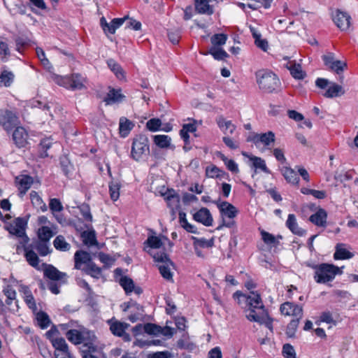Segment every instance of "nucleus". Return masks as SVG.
Segmentation results:
<instances>
[{
	"mask_svg": "<svg viewBox=\"0 0 358 358\" xmlns=\"http://www.w3.org/2000/svg\"><path fill=\"white\" fill-rule=\"evenodd\" d=\"M247 298L246 306L249 310L246 315L247 319L250 322L264 324L267 328L272 330L273 320L269 316L260 294L251 291Z\"/></svg>",
	"mask_w": 358,
	"mask_h": 358,
	"instance_id": "obj_1",
	"label": "nucleus"
},
{
	"mask_svg": "<svg viewBox=\"0 0 358 358\" xmlns=\"http://www.w3.org/2000/svg\"><path fill=\"white\" fill-rule=\"evenodd\" d=\"M255 76L259 89L264 93L276 92L280 89L281 82L272 71L260 69L255 73Z\"/></svg>",
	"mask_w": 358,
	"mask_h": 358,
	"instance_id": "obj_2",
	"label": "nucleus"
},
{
	"mask_svg": "<svg viewBox=\"0 0 358 358\" xmlns=\"http://www.w3.org/2000/svg\"><path fill=\"white\" fill-rule=\"evenodd\" d=\"M344 266L338 267L333 264L322 263L313 266V278L317 283L326 284L333 281L336 275L343 274Z\"/></svg>",
	"mask_w": 358,
	"mask_h": 358,
	"instance_id": "obj_3",
	"label": "nucleus"
},
{
	"mask_svg": "<svg viewBox=\"0 0 358 358\" xmlns=\"http://www.w3.org/2000/svg\"><path fill=\"white\" fill-rule=\"evenodd\" d=\"M52 79L58 85L70 90H83L87 89V78L79 73H72L62 76H52Z\"/></svg>",
	"mask_w": 358,
	"mask_h": 358,
	"instance_id": "obj_4",
	"label": "nucleus"
},
{
	"mask_svg": "<svg viewBox=\"0 0 358 358\" xmlns=\"http://www.w3.org/2000/svg\"><path fill=\"white\" fill-rule=\"evenodd\" d=\"M46 285L48 289L54 294L60 292L62 285L66 284L68 275L66 273L59 271L51 264H46Z\"/></svg>",
	"mask_w": 358,
	"mask_h": 358,
	"instance_id": "obj_5",
	"label": "nucleus"
},
{
	"mask_svg": "<svg viewBox=\"0 0 358 358\" xmlns=\"http://www.w3.org/2000/svg\"><path fill=\"white\" fill-rule=\"evenodd\" d=\"M149 153L150 145L148 136L143 134L136 135L132 141L131 157L136 161H139Z\"/></svg>",
	"mask_w": 358,
	"mask_h": 358,
	"instance_id": "obj_6",
	"label": "nucleus"
},
{
	"mask_svg": "<svg viewBox=\"0 0 358 358\" xmlns=\"http://www.w3.org/2000/svg\"><path fill=\"white\" fill-rule=\"evenodd\" d=\"M325 68L338 76H341L348 69V64L345 60L337 59L334 53L327 52L322 56Z\"/></svg>",
	"mask_w": 358,
	"mask_h": 358,
	"instance_id": "obj_7",
	"label": "nucleus"
},
{
	"mask_svg": "<svg viewBox=\"0 0 358 358\" xmlns=\"http://www.w3.org/2000/svg\"><path fill=\"white\" fill-rule=\"evenodd\" d=\"M224 221V225L231 227L235 224L234 218L237 215L236 208L227 201H222L217 205Z\"/></svg>",
	"mask_w": 358,
	"mask_h": 358,
	"instance_id": "obj_8",
	"label": "nucleus"
},
{
	"mask_svg": "<svg viewBox=\"0 0 358 358\" xmlns=\"http://www.w3.org/2000/svg\"><path fill=\"white\" fill-rule=\"evenodd\" d=\"M26 225L27 222L23 218L18 217L8 227L9 232L19 238V243L21 246H24L29 241V238L25 234Z\"/></svg>",
	"mask_w": 358,
	"mask_h": 358,
	"instance_id": "obj_9",
	"label": "nucleus"
},
{
	"mask_svg": "<svg viewBox=\"0 0 358 358\" xmlns=\"http://www.w3.org/2000/svg\"><path fill=\"white\" fill-rule=\"evenodd\" d=\"M280 312L284 316L302 318L303 316V307L297 303L286 301L280 306Z\"/></svg>",
	"mask_w": 358,
	"mask_h": 358,
	"instance_id": "obj_10",
	"label": "nucleus"
},
{
	"mask_svg": "<svg viewBox=\"0 0 358 358\" xmlns=\"http://www.w3.org/2000/svg\"><path fill=\"white\" fill-rule=\"evenodd\" d=\"M162 196L168 208H170L171 214L174 215L180 209V198L179 194L171 188L168 189Z\"/></svg>",
	"mask_w": 358,
	"mask_h": 358,
	"instance_id": "obj_11",
	"label": "nucleus"
},
{
	"mask_svg": "<svg viewBox=\"0 0 358 358\" xmlns=\"http://www.w3.org/2000/svg\"><path fill=\"white\" fill-rule=\"evenodd\" d=\"M83 358H106L102 349L99 348L93 342L87 341L83 343Z\"/></svg>",
	"mask_w": 358,
	"mask_h": 358,
	"instance_id": "obj_12",
	"label": "nucleus"
},
{
	"mask_svg": "<svg viewBox=\"0 0 358 358\" xmlns=\"http://www.w3.org/2000/svg\"><path fill=\"white\" fill-rule=\"evenodd\" d=\"M18 124V118L12 111L0 110V124L6 131L12 129Z\"/></svg>",
	"mask_w": 358,
	"mask_h": 358,
	"instance_id": "obj_13",
	"label": "nucleus"
},
{
	"mask_svg": "<svg viewBox=\"0 0 358 358\" xmlns=\"http://www.w3.org/2000/svg\"><path fill=\"white\" fill-rule=\"evenodd\" d=\"M51 343L55 349L53 358H71V352L64 338L54 339Z\"/></svg>",
	"mask_w": 358,
	"mask_h": 358,
	"instance_id": "obj_14",
	"label": "nucleus"
},
{
	"mask_svg": "<svg viewBox=\"0 0 358 358\" xmlns=\"http://www.w3.org/2000/svg\"><path fill=\"white\" fill-rule=\"evenodd\" d=\"M125 99V96L122 92L121 88L108 87V92L103 99L106 105L120 103Z\"/></svg>",
	"mask_w": 358,
	"mask_h": 358,
	"instance_id": "obj_15",
	"label": "nucleus"
},
{
	"mask_svg": "<svg viewBox=\"0 0 358 358\" xmlns=\"http://www.w3.org/2000/svg\"><path fill=\"white\" fill-rule=\"evenodd\" d=\"M279 171L288 184L296 187L299 186L300 178L298 172L294 169L289 166L282 165L279 167Z\"/></svg>",
	"mask_w": 358,
	"mask_h": 358,
	"instance_id": "obj_16",
	"label": "nucleus"
},
{
	"mask_svg": "<svg viewBox=\"0 0 358 358\" xmlns=\"http://www.w3.org/2000/svg\"><path fill=\"white\" fill-rule=\"evenodd\" d=\"M49 208L56 220L62 224L65 222V217L62 213L64 207L59 199H50L49 200Z\"/></svg>",
	"mask_w": 358,
	"mask_h": 358,
	"instance_id": "obj_17",
	"label": "nucleus"
},
{
	"mask_svg": "<svg viewBox=\"0 0 358 358\" xmlns=\"http://www.w3.org/2000/svg\"><path fill=\"white\" fill-rule=\"evenodd\" d=\"M333 20L336 26L342 31L348 29L351 24V17L350 15L340 10L336 11Z\"/></svg>",
	"mask_w": 358,
	"mask_h": 358,
	"instance_id": "obj_18",
	"label": "nucleus"
},
{
	"mask_svg": "<svg viewBox=\"0 0 358 358\" xmlns=\"http://www.w3.org/2000/svg\"><path fill=\"white\" fill-rule=\"evenodd\" d=\"M194 220L201 223L206 227L213 225V219L210 210L205 207H202L192 215Z\"/></svg>",
	"mask_w": 358,
	"mask_h": 358,
	"instance_id": "obj_19",
	"label": "nucleus"
},
{
	"mask_svg": "<svg viewBox=\"0 0 358 358\" xmlns=\"http://www.w3.org/2000/svg\"><path fill=\"white\" fill-rule=\"evenodd\" d=\"M119 283L126 294H129L133 292L138 295L143 293V289L139 286H136L133 280L127 275L122 276L120 278Z\"/></svg>",
	"mask_w": 358,
	"mask_h": 358,
	"instance_id": "obj_20",
	"label": "nucleus"
},
{
	"mask_svg": "<svg viewBox=\"0 0 358 358\" xmlns=\"http://www.w3.org/2000/svg\"><path fill=\"white\" fill-rule=\"evenodd\" d=\"M15 184L19 190V195L22 197L33 183L31 177L27 175L18 176L15 178Z\"/></svg>",
	"mask_w": 358,
	"mask_h": 358,
	"instance_id": "obj_21",
	"label": "nucleus"
},
{
	"mask_svg": "<svg viewBox=\"0 0 358 358\" xmlns=\"http://www.w3.org/2000/svg\"><path fill=\"white\" fill-rule=\"evenodd\" d=\"M255 145L257 143H262L265 147H268L273 144L275 141V134L269 131L266 133L255 134L250 139Z\"/></svg>",
	"mask_w": 358,
	"mask_h": 358,
	"instance_id": "obj_22",
	"label": "nucleus"
},
{
	"mask_svg": "<svg viewBox=\"0 0 358 358\" xmlns=\"http://www.w3.org/2000/svg\"><path fill=\"white\" fill-rule=\"evenodd\" d=\"M22 248H23L24 250V255L29 264L33 267L42 271L43 272V276L45 277V264L43 263L40 266L38 264V257L36 253L31 250H29L26 245L22 246Z\"/></svg>",
	"mask_w": 358,
	"mask_h": 358,
	"instance_id": "obj_23",
	"label": "nucleus"
},
{
	"mask_svg": "<svg viewBox=\"0 0 358 358\" xmlns=\"http://www.w3.org/2000/svg\"><path fill=\"white\" fill-rule=\"evenodd\" d=\"M260 234L263 242L270 248H277L280 245V240L282 239L281 235L275 236L264 229L260 230Z\"/></svg>",
	"mask_w": 358,
	"mask_h": 358,
	"instance_id": "obj_24",
	"label": "nucleus"
},
{
	"mask_svg": "<svg viewBox=\"0 0 358 358\" xmlns=\"http://www.w3.org/2000/svg\"><path fill=\"white\" fill-rule=\"evenodd\" d=\"M28 134L24 128L17 127L13 131V139L18 148H23L27 143Z\"/></svg>",
	"mask_w": 358,
	"mask_h": 358,
	"instance_id": "obj_25",
	"label": "nucleus"
},
{
	"mask_svg": "<svg viewBox=\"0 0 358 358\" xmlns=\"http://www.w3.org/2000/svg\"><path fill=\"white\" fill-rule=\"evenodd\" d=\"M92 262L89 252L80 250H77L74 255V267L76 269H83L82 265H87Z\"/></svg>",
	"mask_w": 358,
	"mask_h": 358,
	"instance_id": "obj_26",
	"label": "nucleus"
},
{
	"mask_svg": "<svg viewBox=\"0 0 358 358\" xmlns=\"http://www.w3.org/2000/svg\"><path fill=\"white\" fill-rule=\"evenodd\" d=\"M327 213L323 208H319L315 213L311 215L309 220L317 227H325L327 226Z\"/></svg>",
	"mask_w": 358,
	"mask_h": 358,
	"instance_id": "obj_27",
	"label": "nucleus"
},
{
	"mask_svg": "<svg viewBox=\"0 0 358 358\" xmlns=\"http://www.w3.org/2000/svg\"><path fill=\"white\" fill-rule=\"evenodd\" d=\"M108 322L110 324V330L113 335L119 337L124 336L129 337V335L125 334V330L128 327L127 324L117 320H109Z\"/></svg>",
	"mask_w": 358,
	"mask_h": 358,
	"instance_id": "obj_28",
	"label": "nucleus"
},
{
	"mask_svg": "<svg viewBox=\"0 0 358 358\" xmlns=\"http://www.w3.org/2000/svg\"><path fill=\"white\" fill-rule=\"evenodd\" d=\"M286 227L294 234L299 236L306 235V230L299 227L296 217L294 214L288 215Z\"/></svg>",
	"mask_w": 358,
	"mask_h": 358,
	"instance_id": "obj_29",
	"label": "nucleus"
},
{
	"mask_svg": "<svg viewBox=\"0 0 358 358\" xmlns=\"http://www.w3.org/2000/svg\"><path fill=\"white\" fill-rule=\"evenodd\" d=\"M38 240L33 245L41 256H45V225H41L37 231Z\"/></svg>",
	"mask_w": 358,
	"mask_h": 358,
	"instance_id": "obj_30",
	"label": "nucleus"
},
{
	"mask_svg": "<svg viewBox=\"0 0 358 358\" xmlns=\"http://www.w3.org/2000/svg\"><path fill=\"white\" fill-rule=\"evenodd\" d=\"M196 131V125L195 122L184 124L182 125V127L180 131V135L185 143L184 149H186L187 145H189V133H194Z\"/></svg>",
	"mask_w": 358,
	"mask_h": 358,
	"instance_id": "obj_31",
	"label": "nucleus"
},
{
	"mask_svg": "<svg viewBox=\"0 0 358 358\" xmlns=\"http://www.w3.org/2000/svg\"><path fill=\"white\" fill-rule=\"evenodd\" d=\"M210 0H195V9L199 14L212 15L214 10L209 4Z\"/></svg>",
	"mask_w": 358,
	"mask_h": 358,
	"instance_id": "obj_32",
	"label": "nucleus"
},
{
	"mask_svg": "<svg viewBox=\"0 0 358 358\" xmlns=\"http://www.w3.org/2000/svg\"><path fill=\"white\" fill-rule=\"evenodd\" d=\"M134 123L124 117L120 119L119 124V133L121 137L125 138L130 133L131 130L134 128Z\"/></svg>",
	"mask_w": 358,
	"mask_h": 358,
	"instance_id": "obj_33",
	"label": "nucleus"
},
{
	"mask_svg": "<svg viewBox=\"0 0 358 358\" xmlns=\"http://www.w3.org/2000/svg\"><path fill=\"white\" fill-rule=\"evenodd\" d=\"M205 176L206 178H220L224 177V176H227V178H229L228 173H225L224 171L214 164H210L206 166L205 170Z\"/></svg>",
	"mask_w": 358,
	"mask_h": 358,
	"instance_id": "obj_34",
	"label": "nucleus"
},
{
	"mask_svg": "<svg viewBox=\"0 0 358 358\" xmlns=\"http://www.w3.org/2000/svg\"><path fill=\"white\" fill-rule=\"evenodd\" d=\"M343 243H338L336 246V251L334 254V259L336 260L348 259L353 257V254L344 248Z\"/></svg>",
	"mask_w": 358,
	"mask_h": 358,
	"instance_id": "obj_35",
	"label": "nucleus"
},
{
	"mask_svg": "<svg viewBox=\"0 0 358 358\" xmlns=\"http://www.w3.org/2000/svg\"><path fill=\"white\" fill-rule=\"evenodd\" d=\"M13 39L15 43V50L20 53H22L26 48L31 46V41L27 36H15Z\"/></svg>",
	"mask_w": 358,
	"mask_h": 358,
	"instance_id": "obj_36",
	"label": "nucleus"
},
{
	"mask_svg": "<svg viewBox=\"0 0 358 358\" xmlns=\"http://www.w3.org/2000/svg\"><path fill=\"white\" fill-rule=\"evenodd\" d=\"M66 338L74 345L81 344L84 341L83 334L77 329H70L66 333Z\"/></svg>",
	"mask_w": 358,
	"mask_h": 358,
	"instance_id": "obj_37",
	"label": "nucleus"
},
{
	"mask_svg": "<svg viewBox=\"0 0 358 358\" xmlns=\"http://www.w3.org/2000/svg\"><path fill=\"white\" fill-rule=\"evenodd\" d=\"M216 156L220 158L226 165L227 169L234 173H237L239 170L238 165L233 159H228L222 152L217 151Z\"/></svg>",
	"mask_w": 358,
	"mask_h": 358,
	"instance_id": "obj_38",
	"label": "nucleus"
},
{
	"mask_svg": "<svg viewBox=\"0 0 358 358\" xmlns=\"http://www.w3.org/2000/svg\"><path fill=\"white\" fill-rule=\"evenodd\" d=\"M85 273L92 278H99L101 275V268L97 266L92 261L82 269Z\"/></svg>",
	"mask_w": 358,
	"mask_h": 358,
	"instance_id": "obj_39",
	"label": "nucleus"
},
{
	"mask_svg": "<svg viewBox=\"0 0 358 358\" xmlns=\"http://www.w3.org/2000/svg\"><path fill=\"white\" fill-rule=\"evenodd\" d=\"M143 250L147 251L146 248L159 249L163 245V243L160 238L156 236H148L147 240L143 243Z\"/></svg>",
	"mask_w": 358,
	"mask_h": 358,
	"instance_id": "obj_40",
	"label": "nucleus"
},
{
	"mask_svg": "<svg viewBox=\"0 0 358 358\" xmlns=\"http://www.w3.org/2000/svg\"><path fill=\"white\" fill-rule=\"evenodd\" d=\"M218 127L223 130L224 133H227L229 130V134H233L236 129V126L230 120H226L222 116H220L216 120Z\"/></svg>",
	"mask_w": 358,
	"mask_h": 358,
	"instance_id": "obj_41",
	"label": "nucleus"
},
{
	"mask_svg": "<svg viewBox=\"0 0 358 358\" xmlns=\"http://www.w3.org/2000/svg\"><path fill=\"white\" fill-rule=\"evenodd\" d=\"M345 93L343 87L336 83H334L327 90L324 96L327 98H334L336 96H339Z\"/></svg>",
	"mask_w": 358,
	"mask_h": 358,
	"instance_id": "obj_42",
	"label": "nucleus"
},
{
	"mask_svg": "<svg viewBox=\"0 0 358 358\" xmlns=\"http://www.w3.org/2000/svg\"><path fill=\"white\" fill-rule=\"evenodd\" d=\"M300 192L301 194L305 195H312L314 198L317 199H324L327 196V194L325 190H316L303 187L300 189Z\"/></svg>",
	"mask_w": 358,
	"mask_h": 358,
	"instance_id": "obj_43",
	"label": "nucleus"
},
{
	"mask_svg": "<svg viewBox=\"0 0 358 358\" xmlns=\"http://www.w3.org/2000/svg\"><path fill=\"white\" fill-rule=\"evenodd\" d=\"M203 54H210L216 60H225L229 57L228 53L221 48L211 47L208 52Z\"/></svg>",
	"mask_w": 358,
	"mask_h": 358,
	"instance_id": "obj_44",
	"label": "nucleus"
},
{
	"mask_svg": "<svg viewBox=\"0 0 358 358\" xmlns=\"http://www.w3.org/2000/svg\"><path fill=\"white\" fill-rule=\"evenodd\" d=\"M287 67L289 70L291 75L294 78L303 79L304 78L305 73L302 71L301 65L296 64L294 62H289Z\"/></svg>",
	"mask_w": 358,
	"mask_h": 358,
	"instance_id": "obj_45",
	"label": "nucleus"
},
{
	"mask_svg": "<svg viewBox=\"0 0 358 358\" xmlns=\"http://www.w3.org/2000/svg\"><path fill=\"white\" fill-rule=\"evenodd\" d=\"M244 156L248 157L250 161L252 162V165L255 169H259L265 173H268L269 171L266 165L265 161L261 157L256 156H248L245 153H243Z\"/></svg>",
	"mask_w": 358,
	"mask_h": 358,
	"instance_id": "obj_46",
	"label": "nucleus"
},
{
	"mask_svg": "<svg viewBox=\"0 0 358 358\" xmlns=\"http://www.w3.org/2000/svg\"><path fill=\"white\" fill-rule=\"evenodd\" d=\"M153 141L160 148H168L171 145V138L166 135H155Z\"/></svg>",
	"mask_w": 358,
	"mask_h": 358,
	"instance_id": "obj_47",
	"label": "nucleus"
},
{
	"mask_svg": "<svg viewBox=\"0 0 358 358\" xmlns=\"http://www.w3.org/2000/svg\"><path fill=\"white\" fill-rule=\"evenodd\" d=\"M80 236L85 245H94L97 243L94 231H84Z\"/></svg>",
	"mask_w": 358,
	"mask_h": 358,
	"instance_id": "obj_48",
	"label": "nucleus"
},
{
	"mask_svg": "<svg viewBox=\"0 0 358 358\" xmlns=\"http://www.w3.org/2000/svg\"><path fill=\"white\" fill-rule=\"evenodd\" d=\"M24 293V300L28 307L31 309L32 312H36L37 309L36 304L35 303L34 298L31 292V291L27 288H23Z\"/></svg>",
	"mask_w": 358,
	"mask_h": 358,
	"instance_id": "obj_49",
	"label": "nucleus"
},
{
	"mask_svg": "<svg viewBox=\"0 0 358 358\" xmlns=\"http://www.w3.org/2000/svg\"><path fill=\"white\" fill-rule=\"evenodd\" d=\"M301 319L302 318L293 317L287 324L285 332L288 337L292 338L295 336L296 331Z\"/></svg>",
	"mask_w": 358,
	"mask_h": 358,
	"instance_id": "obj_50",
	"label": "nucleus"
},
{
	"mask_svg": "<svg viewBox=\"0 0 358 358\" xmlns=\"http://www.w3.org/2000/svg\"><path fill=\"white\" fill-rule=\"evenodd\" d=\"M107 64L110 69L115 74L117 78L122 79L124 77V70L114 59H109Z\"/></svg>",
	"mask_w": 358,
	"mask_h": 358,
	"instance_id": "obj_51",
	"label": "nucleus"
},
{
	"mask_svg": "<svg viewBox=\"0 0 358 358\" xmlns=\"http://www.w3.org/2000/svg\"><path fill=\"white\" fill-rule=\"evenodd\" d=\"M53 245L57 250L60 251H68L71 248L70 244L65 241L64 237L62 235H59L55 238Z\"/></svg>",
	"mask_w": 358,
	"mask_h": 358,
	"instance_id": "obj_52",
	"label": "nucleus"
},
{
	"mask_svg": "<svg viewBox=\"0 0 358 358\" xmlns=\"http://www.w3.org/2000/svg\"><path fill=\"white\" fill-rule=\"evenodd\" d=\"M179 223L186 231L189 233H195L194 227L189 224L186 219V213L183 211L178 213Z\"/></svg>",
	"mask_w": 358,
	"mask_h": 358,
	"instance_id": "obj_53",
	"label": "nucleus"
},
{
	"mask_svg": "<svg viewBox=\"0 0 358 358\" xmlns=\"http://www.w3.org/2000/svg\"><path fill=\"white\" fill-rule=\"evenodd\" d=\"M227 40V35L225 34H215L210 37L212 47L220 48L224 45Z\"/></svg>",
	"mask_w": 358,
	"mask_h": 358,
	"instance_id": "obj_54",
	"label": "nucleus"
},
{
	"mask_svg": "<svg viewBox=\"0 0 358 358\" xmlns=\"http://www.w3.org/2000/svg\"><path fill=\"white\" fill-rule=\"evenodd\" d=\"M14 75L12 72L2 71L0 72V86L9 87L13 81Z\"/></svg>",
	"mask_w": 358,
	"mask_h": 358,
	"instance_id": "obj_55",
	"label": "nucleus"
},
{
	"mask_svg": "<svg viewBox=\"0 0 358 358\" xmlns=\"http://www.w3.org/2000/svg\"><path fill=\"white\" fill-rule=\"evenodd\" d=\"M120 184L118 182L112 180L109 183V194L110 199L115 201L120 196Z\"/></svg>",
	"mask_w": 358,
	"mask_h": 358,
	"instance_id": "obj_56",
	"label": "nucleus"
},
{
	"mask_svg": "<svg viewBox=\"0 0 358 358\" xmlns=\"http://www.w3.org/2000/svg\"><path fill=\"white\" fill-rule=\"evenodd\" d=\"M30 199L35 208H40L42 211H45V205L43 204V199L36 192L32 191L30 193Z\"/></svg>",
	"mask_w": 358,
	"mask_h": 358,
	"instance_id": "obj_57",
	"label": "nucleus"
},
{
	"mask_svg": "<svg viewBox=\"0 0 358 358\" xmlns=\"http://www.w3.org/2000/svg\"><path fill=\"white\" fill-rule=\"evenodd\" d=\"M10 55L8 44L6 41H0V58L2 62L8 61Z\"/></svg>",
	"mask_w": 358,
	"mask_h": 358,
	"instance_id": "obj_58",
	"label": "nucleus"
},
{
	"mask_svg": "<svg viewBox=\"0 0 358 358\" xmlns=\"http://www.w3.org/2000/svg\"><path fill=\"white\" fill-rule=\"evenodd\" d=\"M34 315V324L38 326L41 329H45V312L43 310L33 312Z\"/></svg>",
	"mask_w": 358,
	"mask_h": 358,
	"instance_id": "obj_59",
	"label": "nucleus"
},
{
	"mask_svg": "<svg viewBox=\"0 0 358 358\" xmlns=\"http://www.w3.org/2000/svg\"><path fill=\"white\" fill-rule=\"evenodd\" d=\"M248 294H243L241 291L235 292L232 297L236 303L239 306H243V303H247Z\"/></svg>",
	"mask_w": 358,
	"mask_h": 358,
	"instance_id": "obj_60",
	"label": "nucleus"
},
{
	"mask_svg": "<svg viewBox=\"0 0 358 358\" xmlns=\"http://www.w3.org/2000/svg\"><path fill=\"white\" fill-rule=\"evenodd\" d=\"M214 245L213 238L210 240H206L204 238L197 239L194 243V247L198 248V249L210 248Z\"/></svg>",
	"mask_w": 358,
	"mask_h": 358,
	"instance_id": "obj_61",
	"label": "nucleus"
},
{
	"mask_svg": "<svg viewBox=\"0 0 358 358\" xmlns=\"http://www.w3.org/2000/svg\"><path fill=\"white\" fill-rule=\"evenodd\" d=\"M162 122L159 118H152L146 122V128L150 131H157L160 129Z\"/></svg>",
	"mask_w": 358,
	"mask_h": 358,
	"instance_id": "obj_62",
	"label": "nucleus"
},
{
	"mask_svg": "<svg viewBox=\"0 0 358 358\" xmlns=\"http://www.w3.org/2000/svg\"><path fill=\"white\" fill-rule=\"evenodd\" d=\"M222 141L226 146L231 150H236L240 147V142L237 139L231 138L229 136H224Z\"/></svg>",
	"mask_w": 358,
	"mask_h": 358,
	"instance_id": "obj_63",
	"label": "nucleus"
},
{
	"mask_svg": "<svg viewBox=\"0 0 358 358\" xmlns=\"http://www.w3.org/2000/svg\"><path fill=\"white\" fill-rule=\"evenodd\" d=\"M282 354L285 358H296V353L294 348L288 343L283 345Z\"/></svg>",
	"mask_w": 358,
	"mask_h": 358,
	"instance_id": "obj_64",
	"label": "nucleus"
}]
</instances>
